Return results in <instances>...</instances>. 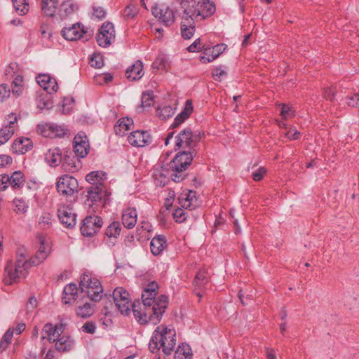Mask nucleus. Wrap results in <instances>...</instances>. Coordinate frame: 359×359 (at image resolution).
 Masks as SVG:
<instances>
[{
	"label": "nucleus",
	"instance_id": "obj_61",
	"mask_svg": "<svg viewBox=\"0 0 359 359\" xmlns=\"http://www.w3.org/2000/svg\"><path fill=\"white\" fill-rule=\"evenodd\" d=\"M285 136L290 140H297L300 138L301 133L296 129L290 128L285 133Z\"/></svg>",
	"mask_w": 359,
	"mask_h": 359
},
{
	"label": "nucleus",
	"instance_id": "obj_19",
	"mask_svg": "<svg viewBox=\"0 0 359 359\" xmlns=\"http://www.w3.org/2000/svg\"><path fill=\"white\" fill-rule=\"evenodd\" d=\"M36 81L49 94L53 92H57L58 89L56 79L51 77L49 74H39L36 76Z\"/></svg>",
	"mask_w": 359,
	"mask_h": 359
},
{
	"label": "nucleus",
	"instance_id": "obj_11",
	"mask_svg": "<svg viewBox=\"0 0 359 359\" xmlns=\"http://www.w3.org/2000/svg\"><path fill=\"white\" fill-rule=\"evenodd\" d=\"M112 298L116 307L120 313L121 314L128 315L131 305L128 292L121 287H118L114 290Z\"/></svg>",
	"mask_w": 359,
	"mask_h": 359
},
{
	"label": "nucleus",
	"instance_id": "obj_5",
	"mask_svg": "<svg viewBox=\"0 0 359 359\" xmlns=\"http://www.w3.org/2000/svg\"><path fill=\"white\" fill-rule=\"evenodd\" d=\"M32 265L30 260L29 262L26 260L23 253L18 250L16 253L15 262L9 260L5 267V271L8 273L10 279L8 283L12 284L18 278H25L27 274V269Z\"/></svg>",
	"mask_w": 359,
	"mask_h": 359
},
{
	"label": "nucleus",
	"instance_id": "obj_35",
	"mask_svg": "<svg viewBox=\"0 0 359 359\" xmlns=\"http://www.w3.org/2000/svg\"><path fill=\"white\" fill-rule=\"evenodd\" d=\"M133 121L132 118L123 117L120 118L114 125V129L116 135L123 136L130 129Z\"/></svg>",
	"mask_w": 359,
	"mask_h": 359
},
{
	"label": "nucleus",
	"instance_id": "obj_4",
	"mask_svg": "<svg viewBox=\"0 0 359 359\" xmlns=\"http://www.w3.org/2000/svg\"><path fill=\"white\" fill-rule=\"evenodd\" d=\"M205 136L204 133L199 130L193 131L191 128L187 127L181 130L175 136V151L183 149L185 150H196V147Z\"/></svg>",
	"mask_w": 359,
	"mask_h": 359
},
{
	"label": "nucleus",
	"instance_id": "obj_33",
	"mask_svg": "<svg viewBox=\"0 0 359 359\" xmlns=\"http://www.w3.org/2000/svg\"><path fill=\"white\" fill-rule=\"evenodd\" d=\"M137 211L135 208H128L122 215V224L127 229H132L137 223Z\"/></svg>",
	"mask_w": 359,
	"mask_h": 359
},
{
	"label": "nucleus",
	"instance_id": "obj_28",
	"mask_svg": "<svg viewBox=\"0 0 359 359\" xmlns=\"http://www.w3.org/2000/svg\"><path fill=\"white\" fill-rule=\"evenodd\" d=\"M74 341L70 336L63 335L57 337L55 345L56 351L62 353L69 352L73 349Z\"/></svg>",
	"mask_w": 359,
	"mask_h": 359
},
{
	"label": "nucleus",
	"instance_id": "obj_18",
	"mask_svg": "<svg viewBox=\"0 0 359 359\" xmlns=\"http://www.w3.org/2000/svg\"><path fill=\"white\" fill-rule=\"evenodd\" d=\"M152 13L156 18H159L161 21L166 26H170L174 22L175 13L168 7L161 8L155 6L152 8Z\"/></svg>",
	"mask_w": 359,
	"mask_h": 359
},
{
	"label": "nucleus",
	"instance_id": "obj_41",
	"mask_svg": "<svg viewBox=\"0 0 359 359\" xmlns=\"http://www.w3.org/2000/svg\"><path fill=\"white\" fill-rule=\"evenodd\" d=\"M9 178V184L15 189L22 187L24 184L25 175L20 171L14 172Z\"/></svg>",
	"mask_w": 359,
	"mask_h": 359
},
{
	"label": "nucleus",
	"instance_id": "obj_31",
	"mask_svg": "<svg viewBox=\"0 0 359 359\" xmlns=\"http://www.w3.org/2000/svg\"><path fill=\"white\" fill-rule=\"evenodd\" d=\"M33 147L32 142L29 138L21 137L15 140L12 144V149L16 154H25Z\"/></svg>",
	"mask_w": 359,
	"mask_h": 359
},
{
	"label": "nucleus",
	"instance_id": "obj_22",
	"mask_svg": "<svg viewBox=\"0 0 359 359\" xmlns=\"http://www.w3.org/2000/svg\"><path fill=\"white\" fill-rule=\"evenodd\" d=\"M9 122L4 128L0 129V145L6 143L14 134L15 123L17 122V117L11 114L8 115Z\"/></svg>",
	"mask_w": 359,
	"mask_h": 359
},
{
	"label": "nucleus",
	"instance_id": "obj_20",
	"mask_svg": "<svg viewBox=\"0 0 359 359\" xmlns=\"http://www.w3.org/2000/svg\"><path fill=\"white\" fill-rule=\"evenodd\" d=\"M121 231V224L117 221L111 222L107 226L104 233V240L109 246H114L115 245L116 239L120 235Z\"/></svg>",
	"mask_w": 359,
	"mask_h": 359
},
{
	"label": "nucleus",
	"instance_id": "obj_1",
	"mask_svg": "<svg viewBox=\"0 0 359 359\" xmlns=\"http://www.w3.org/2000/svg\"><path fill=\"white\" fill-rule=\"evenodd\" d=\"M158 289L157 283L151 282L142 290V302L137 300L132 304L134 317L142 325L159 323L168 307V297L166 295L161 294L156 298Z\"/></svg>",
	"mask_w": 359,
	"mask_h": 359
},
{
	"label": "nucleus",
	"instance_id": "obj_55",
	"mask_svg": "<svg viewBox=\"0 0 359 359\" xmlns=\"http://www.w3.org/2000/svg\"><path fill=\"white\" fill-rule=\"evenodd\" d=\"M266 172L267 170L264 167H260L254 172H252V177L255 181L259 182L264 178V176L266 174Z\"/></svg>",
	"mask_w": 359,
	"mask_h": 359
},
{
	"label": "nucleus",
	"instance_id": "obj_44",
	"mask_svg": "<svg viewBox=\"0 0 359 359\" xmlns=\"http://www.w3.org/2000/svg\"><path fill=\"white\" fill-rule=\"evenodd\" d=\"M36 103L37 107L40 109H49L53 107V102L47 94L40 95L36 100Z\"/></svg>",
	"mask_w": 359,
	"mask_h": 359
},
{
	"label": "nucleus",
	"instance_id": "obj_17",
	"mask_svg": "<svg viewBox=\"0 0 359 359\" xmlns=\"http://www.w3.org/2000/svg\"><path fill=\"white\" fill-rule=\"evenodd\" d=\"M40 245L36 255L30 259L32 266H37L43 262L48 256L50 253V248L48 244L46 243L45 239L43 236L39 237Z\"/></svg>",
	"mask_w": 359,
	"mask_h": 359
},
{
	"label": "nucleus",
	"instance_id": "obj_15",
	"mask_svg": "<svg viewBox=\"0 0 359 359\" xmlns=\"http://www.w3.org/2000/svg\"><path fill=\"white\" fill-rule=\"evenodd\" d=\"M82 167L81 160L76 157L73 151H67L63 154L61 168L65 172H75Z\"/></svg>",
	"mask_w": 359,
	"mask_h": 359
},
{
	"label": "nucleus",
	"instance_id": "obj_51",
	"mask_svg": "<svg viewBox=\"0 0 359 359\" xmlns=\"http://www.w3.org/2000/svg\"><path fill=\"white\" fill-rule=\"evenodd\" d=\"M346 104L351 107H359V93H356L346 97Z\"/></svg>",
	"mask_w": 359,
	"mask_h": 359
},
{
	"label": "nucleus",
	"instance_id": "obj_13",
	"mask_svg": "<svg viewBox=\"0 0 359 359\" xmlns=\"http://www.w3.org/2000/svg\"><path fill=\"white\" fill-rule=\"evenodd\" d=\"M57 212L58 219L64 227L73 229L76 226L77 215L70 205H60Z\"/></svg>",
	"mask_w": 359,
	"mask_h": 359
},
{
	"label": "nucleus",
	"instance_id": "obj_46",
	"mask_svg": "<svg viewBox=\"0 0 359 359\" xmlns=\"http://www.w3.org/2000/svg\"><path fill=\"white\" fill-rule=\"evenodd\" d=\"M138 13V8L136 6L129 4L123 11V17L125 20H130L134 18Z\"/></svg>",
	"mask_w": 359,
	"mask_h": 359
},
{
	"label": "nucleus",
	"instance_id": "obj_34",
	"mask_svg": "<svg viewBox=\"0 0 359 359\" xmlns=\"http://www.w3.org/2000/svg\"><path fill=\"white\" fill-rule=\"evenodd\" d=\"M196 31L195 21L190 19L181 20V34L183 39H191Z\"/></svg>",
	"mask_w": 359,
	"mask_h": 359
},
{
	"label": "nucleus",
	"instance_id": "obj_62",
	"mask_svg": "<svg viewBox=\"0 0 359 359\" xmlns=\"http://www.w3.org/2000/svg\"><path fill=\"white\" fill-rule=\"evenodd\" d=\"M82 330L86 333L94 334L96 330V325L93 322L88 321L82 326Z\"/></svg>",
	"mask_w": 359,
	"mask_h": 359
},
{
	"label": "nucleus",
	"instance_id": "obj_16",
	"mask_svg": "<svg viewBox=\"0 0 359 359\" xmlns=\"http://www.w3.org/2000/svg\"><path fill=\"white\" fill-rule=\"evenodd\" d=\"M128 142L134 147H145L152 143L153 139L148 131L135 130L128 137Z\"/></svg>",
	"mask_w": 359,
	"mask_h": 359
},
{
	"label": "nucleus",
	"instance_id": "obj_49",
	"mask_svg": "<svg viewBox=\"0 0 359 359\" xmlns=\"http://www.w3.org/2000/svg\"><path fill=\"white\" fill-rule=\"evenodd\" d=\"M280 116L283 119L286 120L287 118L294 116V111L292 110V108L286 104H281Z\"/></svg>",
	"mask_w": 359,
	"mask_h": 359
},
{
	"label": "nucleus",
	"instance_id": "obj_37",
	"mask_svg": "<svg viewBox=\"0 0 359 359\" xmlns=\"http://www.w3.org/2000/svg\"><path fill=\"white\" fill-rule=\"evenodd\" d=\"M107 179V173L103 171H93L86 176V180L91 185L104 184L103 181Z\"/></svg>",
	"mask_w": 359,
	"mask_h": 359
},
{
	"label": "nucleus",
	"instance_id": "obj_42",
	"mask_svg": "<svg viewBox=\"0 0 359 359\" xmlns=\"http://www.w3.org/2000/svg\"><path fill=\"white\" fill-rule=\"evenodd\" d=\"M174 113L175 109L170 105L158 107L156 109V116L161 120H166L172 117Z\"/></svg>",
	"mask_w": 359,
	"mask_h": 359
},
{
	"label": "nucleus",
	"instance_id": "obj_24",
	"mask_svg": "<svg viewBox=\"0 0 359 359\" xmlns=\"http://www.w3.org/2000/svg\"><path fill=\"white\" fill-rule=\"evenodd\" d=\"M74 154L80 158H84L88 153V143L82 139V137L78 134L75 136L74 140Z\"/></svg>",
	"mask_w": 359,
	"mask_h": 359
},
{
	"label": "nucleus",
	"instance_id": "obj_25",
	"mask_svg": "<svg viewBox=\"0 0 359 359\" xmlns=\"http://www.w3.org/2000/svg\"><path fill=\"white\" fill-rule=\"evenodd\" d=\"M182 207L186 209L193 210L198 205V198L195 191H189L182 194L179 198Z\"/></svg>",
	"mask_w": 359,
	"mask_h": 359
},
{
	"label": "nucleus",
	"instance_id": "obj_39",
	"mask_svg": "<svg viewBox=\"0 0 359 359\" xmlns=\"http://www.w3.org/2000/svg\"><path fill=\"white\" fill-rule=\"evenodd\" d=\"M95 305L86 303L83 306H79L76 309V315L82 318H87L93 316L95 312Z\"/></svg>",
	"mask_w": 359,
	"mask_h": 359
},
{
	"label": "nucleus",
	"instance_id": "obj_48",
	"mask_svg": "<svg viewBox=\"0 0 359 359\" xmlns=\"http://www.w3.org/2000/svg\"><path fill=\"white\" fill-rule=\"evenodd\" d=\"M76 9H78V6L71 0L65 1L61 5V10L65 12L66 15L72 13Z\"/></svg>",
	"mask_w": 359,
	"mask_h": 359
},
{
	"label": "nucleus",
	"instance_id": "obj_43",
	"mask_svg": "<svg viewBox=\"0 0 359 359\" xmlns=\"http://www.w3.org/2000/svg\"><path fill=\"white\" fill-rule=\"evenodd\" d=\"M154 101L153 92H146L142 94L141 104L138 107L140 112L144 111L145 108L150 107Z\"/></svg>",
	"mask_w": 359,
	"mask_h": 359
},
{
	"label": "nucleus",
	"instance_id": "obj_30",
	"mask_svg": "<svg viewBox=\"0 0 359 359\" xmlns=\"http://www.w3.org/2000/svg\"><path fill=\"white\" fill-rule=\"evenodd\" d=\"M143 75V65L140 60H137L133 65L129 67L126 72V76L130 81L139 80Z\"/></svg>",
	"mask_w": 359,
	"mask_h": 359
},
{
	"label": "nucleus",
	"instance_id": "obj_53",
	"mask_svg": "<svg viewBox=\"0 0 359 359\" xmlns=\"http://www.w3.org/2000/svg\"><path fill=\"white\" fill-rule=\"evenodd\" d=\"M226 75V72L222 67H216L212 72V78L217 81H220Z\"/></svg>",
	"mask_w": 359,
	"mask_h": 359
},
{
	"label": "nucleus",
	"instance_id": "obj_26",
	"mask_svg": "<svg viewBox=\"0 0 359 359\" xmlns=\"http://www.w3.org/2000/svg\"><path fill=\"white\" fill-rule=\"evenodd\" d=\"M166 247L167 240L164 235H156L150 242V250L154 256L161 255Z\"/></svg>",
	"mask_w": 359,
	"mask_h": 359
},
{
	"label": "nucleus",
	"instance_id": "obj_32",
	"mask_svg": "<svg viewBox=\"0 0 359 359\" xmlns=\"http://www.w3.org/2000/svg\"><path fill=\"white\" fill-rule=\"evenodd\" d=\"M81 291V288L77 287L75 283L67 285L62 294V302L65 304H71L72 300L75 301L78 292Z\"/></svg>",
	"mask_w": 359,
	"mask_h": 359
},
{
	"label": "nucleus",
	"instance_id": "obj_40",
	"mask_svg": "<svg viewBox=\"0 0 359 359\" xmlns=\"http://www.w3.org/2000/svg\"><path fill=\"white\" fill-rule=\"evenodd\" d=\"M209 282V275L205 269H201L196 273L194 283L195 286L201 288L205 287Z\"/></svg>",
	"mask_w": 359,
	"mask_h": 359
},
{
	"label": "nucleus",
	"instance_id": "obj_23",
	"mask_svg": "<svg viewBox=\"0 0 359 359\" xmlns=\"http://www.w3.org/2000/svg\"><path fill=\"white\" fill-rule=\"evenodd\" d=\"M85 32L80 28L79 25H72L71 27H65L62 31V36L67 41H76L82 37Z\"/></svg>",
	"mask_w": 359,
	"mask_h": 359
},
{
	"label": "nucleus",
	"instance_id": "obj_14",
	"mask_svg": "<svg viewBox=\"0 0 359 359\" xmlns=\"http://www.w3.org/2000/svg\"><path fill=\"white\" fill-rule=\"evenodd\" d=\"M115 37L114 25L111 22L104 23L97 35L96 39L98 45L101 47H107L111 44Z\"/></svg>",
	"mask_w": 359,
	"mask_h": 359
},
{
	"label": "nucleus",
	"instance_id": "obj_45",
	"mask_svg": "<svg viewBox=\"0 0 359 359\" xmlns=\"http://www.w3.org/2000/svg\"><path fill=\"white\" fill-rule=\"evenodd\" d=\"M16 11L20 12V15H25L29 10V4L27 0H12Z\"/></svg>",
	"mask_w": 359,
	"mask_h": 359
},
{
	"label": "nucleus",
	"instance_id": "obj_2",
	"mask_svg": "<svg viewBox=\"0 0 359 359\" xmlns=\"http://www.w3.org/2000/svg\"><path fill=\"white\" fill-rule=\"evenodd\" d=\"M176 332L172 328L165 325L158 326L149 343V348L153 353L159 351L162 348L163 353L170 355L176 344Z\"/></svg>",
	"mask_w": 359,
	"mask_h": 359
},
{
	"label": "nucleus",
	"instance_id": "obj_7",
	"mask_svg": "<svg viewBox=\"0 0 359 359\" xmlns=\"http://www.w3.org/2000/svg\"><path fill=\"white\" fill-rule=\"evenodd\" d=\"M111 194L107 189L104 184L97 185H90L87 187V201L90 206L93 208L104 207L109 202V195Z\"/></svg>",
	"mask_w": 359,
	"mask_h": 359
},
{
	"label": "nucleus",
	"instance_id": "obj_54",
	"mask_svg": "<svg viewBox=\"0 0 359 359\" xmlns=\"http://www.w3.org/2000/svg\"><path fill=\"white\" fill-rule=\"evenodd\" d=\"M336 93V87H326L323 89V97L327 100L332 101L334 99Z\"/></svg>",
	"mask_w": 359,
	"mask_h": 359
},
{
	"label": "nucleus",
	"instance_id": "obj_50",
	"mask_svg": "<svg viewBox=\"0 0 359 359\" xmlns=\"http://www.w3.org/2000/svg\"><path fill=\"white\" fill-rule=\"evenodd\" d=\"M176 222L182 223L187 219V212L182 208H177L172 213Z\"/></svg>",
	"mask_w": 359,
	"mask_h": 359
},
{
	"label": "nucleus",
	"instance_id": "obj_56",
	"mask_svg": "<svg viewBox=\"0 0 359 359\" xmlns=\"http://www.w3.org/2000/svg\"><path fill=\"white\" fill-rule=\"evenodd\" d=\"M226 48V45L224 43L217 44L211 48L212 53L214 54L212 57L214 60L217 58Z\"/></svg>",
	"mask_w": 359,
	"mask_h": 359
},
{
	"label": "nucleus",
	"instance_id": "obj_3",
	"mask_svg": "<svg viewBox=\"0 0 359 359\" xmlns=\"http://www.w3.org/2000/svg\"><path fill=\"white\" fill-rule=\"evenodd\" d=\"M197 154L196 150H185L178 152L168 164L171 172L170 177L175 182H182L185 175V170L191 165L194 156Z\"/></svg>",
	"mask_w": 359,
	"mask_h": 359
},
{
	"label": "nucleus",
	"instance_id": "obj_27",
	"mask_svg": "<svg viewBox=\"0 0 359 359\" xmlns=\"http://www.w3.org/2000/svg\"><path fill=\"white\" fill-rule=\"evenodd\" d=\"M63 155L60 148L50 149L45 155L46 162L51 167H57L61 165Z\"/></svg>",
	"mask_w": 359,
	"mask_h": 359
},
{
	"label": "nucleus",
	"instance_id": "obj_38",
	"mask_svg": "<svg viewBox=\"0 0 359 359\" xmlns=\"http://www.w3.org/2000/svg\"><path fill=\"white\" fill-rule=\"evenodd\" d=\"M192 351L190 346L187 344L179 345L175 353L174 359H191Z\"/></svg>",
	"mask_w": 359,
	"mask_h": 359
},
{
	"label": "nucleus",
	"instance_id": "obj_10",
	"mask_svg": "<svg viewBox=\"0 0 359 359\" xmlns=\"http://www.w3.org/2000/svg\"><path fill=\"white\" fill-rule=\"evenodd\" d=\"M102 224L103 221L100 216L88 215L83 219L80 231L83 236L92 237L100 231Z\"/></svg>",
	"mask_w": 359,
	"mask_h": 359
},
{
	"label": "nucleus",
	"instance_id": "obj_59",
	"mask_svg": "<svg viewBox=\"0 0 359 359\" xmlns=\"http://www.w3.org/2000/svg\"><path fill=\"white\" fill-rule=\"evenodd\" d=\"M203 46H201V39L198 38L194 41L189 46L187 47V50L190 53H194L201 50Z\"/></svg>",
	"mask_w": 359,
	"mask_h": 359
},
{
	"label": "nucleus",
	"instance_id": "obj_60",
	"mask_svg": "<svg viewBox=\"0 0 359 359\" xmlns=\"http://www.w3.org/2000/svg\"><path fill=\"white\" fill-rule=\"evenodd\" d=\"M42 332L46 333L48 336L57 337V332L55 325L52 323H46L43 328Z\"/></svg>",
	"mask_w": 359,
	"mask_h": 359
},
{
	"label": "nucleus",
	"instance_id": "obj_29",
	"mask_svg": "<svg viewBox=\"0 0 359 359\" xmlns=\"http://www.w3.org/2000/svg\"><path fill=\"white\" fill-rule=\"evenodd\" d=\"M193 109L194 108L191 101L190 100H187L183 110L175 118L171 127L172 128H175L180 126L190 116Z\"/></svg>",
	"mask_w": 359,
	"mask_h": 359
},
{
	"label": "nucleus",
	"instance_id": "obj_36",
	"mask_svg": "<svg viewBox=\"0 0 359 359\" xmlns=\"http://www.w3.org/2000/svg\"><path fill=\"white\" fill-rule=\"evenodd\" d=\"M58 6V0H42L41 8L43 13L48 17H53Z\"/></svg>",
	"mask_w": 359,
	"mask_h": 359
},
{
	"label": "nucleus",
	"instance_id": "obj_63",
	"mask_svg": "<svg viewBox=\"0 0 359 359\" xmlns=\"http://www.w3.org/2000/svg\"><path fill=\"white\" fill-rule=\"evenodd\" d=\"M10 178L8 175H0V191H4L8 187Z\"/></svg>",
	"mask_w": 359,
	"mask_h": 359
},
{
	"label": "nucleus",
	"instance_id": "obj_8",
	"mask_svg": "<svg viewBox=\"0 0 359 359\" xmlns=\"http://www.w3.org/2000/svg\"><path fill=\"white\" fill-rule=\"evenodd\" d=\"M56 189L60 194L72 196L79 191V183L75 177L69 175H64L58 178Z\"/></svg>",
	"mask_w": 359,
	"mask_h": 359
},
{
	"label": "nucleus",
	"instance_id": "obj_57",
	"mask_svg": "<svg viewBox=\"0 0 359 359\" xmlns=\"http://www.w3.org/2000/svg\"><path fill=\"white\" fill-rule=\"evenodd\" d=\"M11 90L8 85L3 83L0 85V102H4L10 96Z\"/></svg>",
	"mask_w": 359,
	"mask_h": 359
},
{
	"label": "nucleus",
	"instance_id": "obj_52",
	"mask_svg": "<svg viewBox=\"0 0 359 359\" xmlns=\"http://www.w3.org/2000/svg\"><path fill=\"white\" fill-rule=\"evenodd\" d=\"M13 203L15 207V211L16 212L25 213L27 212L28 206L23 200L15 199Z\"/></svg>",
	"mask_w": 359,
	"mask_h": 359
},
{
	"label": "nucleus",
	"instance_id": "obj_9",
	"mask_svg": "<svg viewBox=\"0 0 359 359\" xmlns=\"http://www.w3.org/2000/svg\"><path fill=\"white\" fill-rule=\"evenodd\" d=\"M180 8L176 11L181 20L191 19L198 20V0H181Z\"/></svg>",
	"mask_w": 359,
	"mask_h": 359
},
{
	"label": "nucleus",
	"instance_id": "obj_6",
	"mask_svg": "<svg viewBox=\"0 0 359 359\" xmlns=\"http://www.w3.org/2000/svg\"><path fill=\"white\" fill-rule=\"evenodd\" d=\"M81 292H86L90 300L97 302L102 297L103 288L100 281L88 273L81 275L79 282Z\"/></svg>",
	"mask_w": 359,
	"mask_h": 359
},
{
	"label": "nucleus",
	"instance_id": "obj_21",
	"mask_svg": "<svg viewBox=\"0 0 359 359\" xmlns=\"http://www.w3.org/2000/svg\"><path fill=\"white\" fill-rule=\"evenodd\" d=\"M214 3L209 0H198V20H203L210 17L215 12Z\"/></svg>",
	"mask_w": 359,
	"mask_h": 359
},
{
	"label": "nucleus",
	"instance_id": "obj_58",
	"mask_svg": "<svg viewBox=\"0 0 359 359\" xmlns=\"http://www.w3.org/2000/svg\"><path fill=\"white\" fill-rule=\"evenodd\" d=\"M90 66L95 68H100L103 66V60L100 55H93L90 62Z\"/></svg>",
	"mask_w": 359,
	"mask_h": 359
},
{
	"label": "nucleus",
	"instance_id": "obj_12",
	"mask_svg": "<svg viewBox=\"0 0 359 359\" xmlns=\"http://www.w3.org/2000/svg\"><path fill=\"white\" fill-rule=\"evenodd\" d=\"M39 134L45 137H63L68 133V130L64 126L52 123L39 124L36 128Z\"/></svg>",
	"mask_w": 359,
	"mask_h": 359
},
{
	"label": "nucleus",
	"instance_id": "obj_47",
	"mask_svg": "<svg viewBox=\"0 0 359 359\" xmlns=\"http://www.w3.org/2000/svg\"><path fill=\"white\" fill-rule=\"evenodd\" d=\"M166 63L167 61L165 56L160 55L156 57L155 60L152 63L151 67L154 70H165L166 68Z\"/></svg>",
	"mask_w": 359,
	"mask_h": 359
},
{
	"label": "nucleus",
	"instance_id": "obj_64",
	"mask_svg": "<svg viewBox=\"0 0 359 359\" xmlns=\"http://www.w3.org/2000/svg\"><path fill=\"white\" fill-rule=\"evenodd\" d=\"M36 306V299L34 296L30 297L26 306L27 312H32Z\"/></svg>",
	"mask_w": 359,
	"mask_h": 359
}]
</instances>
